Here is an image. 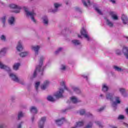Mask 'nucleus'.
Instances as JSON below:
<instances>
[{
  "label": "nucleus",
  "instance_id": "f257e3e1",
  "mask_svg": "<svg viewBox=\"0 0 128 128\" xmlns=\"http://www.w3.org/2000/svg\"><path fill=\"white\" fill-rule=\"evenodd\" d=\"M0 68L1 70H6L7 72L9 73V76L12 80H14V82H18V84H24V82L22 79H20V78H18V76L14 74V73H10L12 72V69H10V68L4 64L2 62L0 61Z\"/></svg>",
  "mask_w": 128,
  "mask_h": 128
},
{
  "label": "nucleus",
  "instance_id": "f03ea898",
  "mask_svg": "<svg viewBox=\"0 0 128 128\" xmlns=\"http://www.w3.org/2000/svg\"><path fill=\"white\" fill-rule=\"evenodd\" d=\"M60 84L62 88H59V90L54 94V96L56 98H62V94L64 92V90H66L68 92H70V90L66 86V81H62L60 83Z\"/></svg>",
  "mask_w": 128,
  "mask_h": 128
},
{
  "label": "nucleus",
  "instance_id": "7ed1b4c3",
  "mask_svg": "<svg viewBox=\"0 0 128 128\" xmlns=\"http://www.w3.org/2000/svg\"><path fill=\"white\" fill-rule=\"evenodd\" d=\"M46 60V57L44 56H41L39 59V65L36 67V70H34L33 74V78H36L38 72H44V67L42 66V62L44 60Z\"/></svg>",
  "mask_w": 128,
  "mask_h": 128
},
{
  "label": "nucleus",
  "instance_id": "20e7f679",
  "mask_svg": "<svg viewBox=\"0 0 128 128\" xmlns=\"http://www.w3.org/2000/svg\"><path fill=\"white\" fill-rule=\"evenodd\" d=\"M23 8L25 12V14L28 18H30L34 24L36 23V20L34 18L36 16V13L34 10L29 11L28 8L27 6L23 7Z\"/></svg>",
  "mask_w": 128,
  "mask_h": 128
},
{
  "label": "nucleus",
  "instance_id": "39448f33",
  "mask_svg": "<svg viewBox=\"0 0 128 128\" xmlns=\"http://www.w3.org/2000/svg\"><path fill=\"white\" fill-rule=\"evenodd\" d=\"M10 8H12L14 10H16L14 11L15 14H18L20 12V10H22V8L21 6L18 5L14 4H11L9 5Z\"/></svg>",
  "mask_w": 128,
  "mask_h": 128
},
{
  "label": "nucleus",
  "instance_id": "423d86ee",
  "mask_svg": "<svg viewBox=\"0 0 128 128\" xmlns=\"http://www.w3.org/2000/svg\"><path fill=\"white\" fill-rule=\"evenodd\" d=\"M31 50L34 52V56H36L38 55V50H40V46L38 45L36 46H32Z\"/></svg>",
  "mask_w": 128,
  "mask_h": 128
},
{
  "label": "nucleus",
  "instance_id": "0eeeda50",
  "mask_svg": "<svg viewBox=\"0 0 128 128\" xmlns=\"http://www.w3.org/2000/svg\"><path fill=\"white\" fill-rule=\"evenodd\" d=\"M105 24L107 26H108V28H114V24L113 22L112 21L110 20L108 18H105Z\"/></svg>",
  "mask_w": 128,
  "mask_h": 128
},
{
  "label": "nucleus",
  "instance_id": "6e6552de",
  "mask_svg": "<svg viewBox=\"0 0 128 128\" xmlns=\"http://www.w3.org/2000/svg\"><path fill=\"white\" fill-rule=\"evenodd\" d=\"M64 122H66V118L64 117L55 120L56 124H57V126H62L64 124Z\"/></svg>",
  "mask_w": 128,
  "mask_h": 128
},
{
  "label": "nucleus",
  "instance_id": "1a4fd4ad",
  "mask_svg": "<svg viewBox=\"0 0 128 128\" xmlns=\"http://www.w3.org/2000/svg\"><path fill=\"white\" fill-rule=\"evenodd\" d=\"M70 88L72 90L74 91V92L78 94H82V91L80 88L74 86V85H71Z\"/></svg>",
  "mask_w": 128,
  "mask_h": 128
},
{
  "label": "nucleus",
  "instance_id": "9d476101",
  "mask_svg": "<svg viewBox=\"0 0 128 128\" xmlns=\"http://www.w3.org/2000/svg\"><path fill=\"white\" fill-rule=\"evenodd\" d=\"M80 34L82 36H83L85 38H86L87 40H90V36L88 34V32L84 28H82L80 30Z\"/></svg>",
  "mask_w": 128,
  "mask_h": 128
},
{
  "label": "nucleus",
  "instance_id": "9b49d317",
  "mask_svg": "<svg viewBox=\"0 0 128 128\" xmlns=\"http://www.w3.org/2000/svg\"><path fill=\"white\" fill-rule=\"evenodd\" d=\"M46 118L42 117L40 120V121L38 123V126L40 128H44V122H46Z\"/></svg>",
  "mask_w": 128,
  "mask_h": 128
},
{
  "label": "nucleus",
  "instance_id": "f8f14e48",
  "mask_svg": "<svg viewBox=\"0 0 128 128\" xmlns=\"http://www.w3.org/2000/svg\"><path fill=\"white\" fill-rule=\"evenodd\" d=\"M114 100L115 101L113 102L112 106L114 110H116V106H118V104H120V97L118 96L115 97Z\"/></svg>",
  "mask_w": 128,
  "mask_h": 128
},
{
  "label": "nucleus",
  "instance_id": "ddd939ff",
  "mask_svg": "<svg viewBox=\"0 0 128 128\" xmlns=\"http://www.w3.org/2000/svg\"><path fill=\"white\" fill-rule=\"evenodd\" d=\"M62 3L56 2L54 4V9H52L51 12H56L58 10V8H60L62 6Z\"/></svg>",
  "mask_w": 128,
  "mask_h": 128
},
{
  "label": "nucleus",
  "instance_id": "4468645a",
  "mask_svg": "<svg viewBox=\"0 0 128 128\" xmlns=\"http://www.w3.org/2000/svg\"><path fill=\"white\" fill-rule=\"evenodd\" d=\"M122 52L124 54L126 58L128 60V47L126 46H123Z\"/></svg>",
  "mask_w": 128,
  "mask_h": 128
},
{
  "label": "nucleus",
  "instance_id": "2eb2a0df",
  "mask_svg": "<svg viewBox=\"0 0 128 128\" xmlns=\"http://www.w3.org/2000/svg\"><path fill=\"white\" fill-rule=\"evenodd\" d=\"M42 20L44 26H48L49 20L48 16H43L42 18Z\"/></svg>",
  "mask_w": 128,
  "mask_h": 128
},
{
  "label": "nucleus",
  "instance_id": "dca6fc26",
  "mask_svg": "<svg viewBox=\"0 0 128 128\" xmlns=\"http://www.w3.org/2000/svg\"><path fill=\"white\" fill-rule=\"evenodd\" d=\"M16 48L18 52H22L23 50L24 47L22 46V41H19L18 42Z\"/></svg>",
  "mask_w": 128,
  "mask_h": 128
},
{
  "label": "nucleus",
  "instance_id": "f3484780",
  "mask_svg": "<svg viewBox=\"0 0 128 128\" xmlns=\"http://www.w3.org/2000/svg\"><path fill=\"white\" fill-rule=\"evenodd\" d=\"M114 98V94L112 92H108L106 94V98L108 100L112 101V98Z\"/></svg>",
  "mask_w": 128,
  "mask_h": 128
},
{
  "label": "nucleus",
  "instance_id": "a211bd4d",
  "mask_svg": "<svg viewBox=\"0 0 128 128\" xmlns=\"http://www.w3.org/2000/svg\"><path fill=\"white\" fill-rule=\"evenodd\" d=\"M8 22L9 24H10V26H14V22H16V19L14 18V17H10L8 20Z\"/></svg>",
  "mask_w": 128,
  "mask_h": 128
},
{
  "label": "nucleus",
  "instance_id": "6ab92c4d",
  "mask_svg": "<svg viewBox=\"0 0 128 128\" xmlns=\"http://www.w3.org/2000/svg\"><path fill=\"white\" fill-rule=\"evenodd\" d=\"M109 14L112 16V18L114 20H118V16L114 12H109Z\"/></svg>",
  "mask_w": 128,
  "mask_h": 128
},
{
  "label": "nucleus",
  "instance_id": "aec40b11",
  "mask_svg": "<svg viewBox=\"0 0 128 128\" xmlns=\"http://www.w3.org/2000/svg\"><path fill=\"white\" fill-rule=\"evenodd\" d=\"M70 100L73 104H77V102H80V100L78 98L75 96H72L70 97Z\"/></svg>",
  "mask_w": 128,
  "mask_h": 128
},
{
  "label": "nucleus",
  "instance_id": "412c9836",
  "mask_svg": "<svg viewBox=\"0 0 128 128\" xmlns=\"http://www.w3.org/2000/svg\"><path fill=\"white\" fill-rule=\"evenodd\" d=\"M121 18H122V22L123 24H126L128 23V18L124 14L122 15Z\"/></svg>",
  "mask_w": 128,
  "mask_h": 128
},
{
  "label": "nucleus",
  "instance_id": "4be33fe9",
  "mask_svg": "<svg viewBox=\"0 0 128 128\" xmlns=\"http://www.w3.org/2000/svg\"><path fill=\"white\" fill-rule=\"evenodd\" d=\"M84 124V122L81 121L76 122V125L75 126L72 127V128H80V126H82Z\"/></svg>",
  "mask_w": 128,
  "mask_h": 128
},
{
  "label": "nucleus",
  "instance_id": "5701e85b",
  "mask_svg": "<svg viewBox=\"0 0 128 128\" xmlns=\"http://www.w3.org/2000/svg\"><path fill=\"white\" fill-rule=\"evenodd\" d=\"M102 90L104 92H106L108 90V86L106 83L102 84Z\"/></svg>",
  "mask_w": 128,
  "mask_h": 128
},
{
  "label": "nucleus",
  "instance_id": "b1692460",
  "mask_svg": "<svg viewBox=\"0 0 128 128\" xmlns=\"http://www.w3.org/2000/svg\"><path fill=\"white\" fill-rule=\"evenodd\" d=\"M48 84H50V81L48 80H46L44 82V84L41 86L42 90H46Z\"/></svg>",
  "mask_w": 128,
  "mask_h": 128
},
{
  "label": "nucleus",
  "instance_id": "393cba45",
  "mask_svg": "<svg viewBox=\"0 0 128 128\" xmlns=\"http://www.w3.org/2000/svg\"><path fill=\"white\" fill-rule=\"evenodd\" d=\"M66 68H68V66L64 64H61L60 66V69L61 72H66Z\"/></svg>",
  "mask_w": 128,
  "mask_h": 128
},
{
  "label": "nucleus",
  "instance_id": "a878e982",
  "mask_svg": "<svg viewBox=\"0 0 128 128\" xmlns=\"http://www.w3.org/2000/svg\"><path fill=\"white\" fill-rule=\"evenodd\" d=\"M82 2L84 4V6L86 8H88V6H90V0H82Z\"/></svg>",
  "mask_w": 128,
  "mask_h": 128
},
{
  "label": "nucleus",
  "instance_id": "bb28decb",
  "mask_svg": "<svg viewBox=\"0 0 128 128\" xmlns=\"http://www.w3.org/2000/svg\"><path fill=\"white\" fill-rule=\"evenodd\" d=\"M30 112L34 114H38V109L36 108V106H33L31 107L30 109Z\"/></svg>",
  "mask_w": 128,
  "mask_h": 128
},
{
  "label": "nucleus",
  "instance_id": "cd10ccee",
  "mask_svg": "<svg viewBox=\"0 0 128 128\" xmlns=\"http://www.w3.org/2000/svg\"><path fill=\"white\" fill-rule=\"evenodd\" d=\"M6 52V48H3L0 50V58L4 56Z\"/></svg>",
  "mask_w": 128,
  "mask_h": 128
},
{
  "label": "nucleus",
  "instance_id": "c85d7f7f",
  "mask_svg": "<svg viewBox=\"0 0 128 128\" xmlns=\"http://www.w3.org/2000/svg\"><path fill=\"white\" fill-rule=\"evenodd\" d=\"M72 44L74 46H80V41L78 40H72Z\"/></svg>",
  "mask_w": 128,
  "mask_h": 128
},
{
  "label": "nucleus",
  "instance_id": "c756f323",
  "mask_svg": "<svg viewBox=\"0 0 128 128\" xmlns=\"http://www.w3.org/2000/svg\"><path fill=\"white\" fill-rule=\"evenodd\" d=\"M20 63L14 64L13 66V69L14 70H18V68H20Z\"/></svg>",
  "mask_w": 128,
  "mask_h": 128
},
{
  "label": "nucleus",
  "instance_id": "7c9ffc66",
  "mask_svg": "<svg viewBox=\"0 0 128 128\" xmlns=\"http://www.w3.org/2000/svg\"><path fill=\"white\" fill-rule=\"evenodd\" d=\"M29 54H30V52H21L20 54V56H22V58H24V56H28Z\"/></svg>",
  "mask_w": 128,
  "mask_h": 128
},
{
  "label": "nucleus",
  "instance_id": "2f4dec72",
  "mask_svg": "<svg viewBox=\"0 0 128 128\" xmlns=\"http://www.w3.org/2000/svg\"><path fill=\"white\" fill-rule=\"evenodd\" d=\"M114 68L116 72H124V69L118 66H114Z\"/></svg>",
  "mask_w": 128,
  "mask_h": 128
},
{
  "label": "nucleus",
  "instance_id": "473e14b6",
  "mask_svg": "<svg viewBox=\"0 0 128 128\" xmlns=\"http://www.w3.org/2000/svg\"><path fill=\"white\" fill-rule=\"evenodd\" d=\"M47 100L49 102H56V99H54V98H52V96H48L47 97Z\"/></svg>",
  "mask_w": 128,
  "mask_h": 128
},
{
  "label": "nucleus",
  "instance_id": "72a5a7b5",
  "mask_svg": "<svg viewBox=\"0 0 128 128\" xmlns=\"http://www.w3.org/2000/svg\"><path fill=\"white\" fill-rule=\"evenodd\" d=\"M98 126L99 128H104V126H102V122L98 120H96L94 122Z\"/></svg>",
  "mask_w": 128,
  "mask_h": 128
},
{
  "label": "nucleus",
  "instance_id": "f704fd0d",
  "mask_svg": "<svg viewBox=\"0 0 128 128\" xmlns=\"http://www.w3.org/2000/svg\"><path fill=\"white\" fill-rule=\"evenodd\" d=\"M63 50H64V48L62 47L58 48L55 52L56 54H60V52H62Z\"/></svg>",
  "mask_w": 128,
  "mask_h": 128
},
{
  "label": "nucleus",
  "instance_id": "c9c22d12",
  "mask_svg": "<svg viewBox=\"0 0 128 128\" xmlns=\"http://www.w3.org/2000/svg\"><path fill=\"white\" fill-rule=\"evenodd\" d=\"M6 16H3L2 18H0V21L4 24H6Z\"/></svg>",
  "mask_w": 128,
  "mask_h": 128
},
{
  "label": "nucleus",
  "instance_id": "e433bc0d",
  "mask_svg": "<svg viewBox=\"0 0 128 128\" xmlns=\"http://www.w3.org/2000/svg\"><path fill=\"white\" fill-rule=\"evenodd\" d=\"M115 54H117V56H120L122 54V50L120 49H116L115 50Z\"/></svg>",
  "mask_w": 128,
  "mask_h": 128
},
{
  "label": "nucleus",
  "instance_id": "4c0bfd02",
  "mask_svg": "<svg viewBox=\"0 0 128 128\" xmlns=\"http://www.w3.org/2000/svg\"><path fill=\"white\" fill-rule=\"evenodd\" d=\"M22 118H24V113H22V112H20L18 113V120H20Z\"/></svg>",
  "mask_w": 128,
  "mask_h": 128
},
{
  "label": "nucleus",
  "instance_id": "58836bf2",
  "mask_svg": "<svg viewBox=\"0 0 128 128\" xmlns=\"http://www.w3.org/2000/svg\"><path fill=\"white\" fill-rule=\"evenodd\" d=\"M0 38L2 40V42H6V37L4 34L0 36Z\"/></svg>",
  "mask_w": 128,
  "mask_h": 128
},
{
  "label": "nucleus",
  "instance_id": "ea45409f",
  "mask_svg": "<svg viewBox=\"0 0 128 128\" xmlns=\"http://www.w3.org/2000/svg\"><path fill=\"white\" fill-rule=\"evenodd\" d=\"M80 114L81 116H84V114H86V110L84 109H82L80 110Z\"/></svg>",
  "mask_w": 128,
  "mask_h": 128
},
{
  "label": "nucleus",
  "instance_id": "a19ab883",
  "mask_svg": "<svg viewBox=\"0 0 128 128\" xmlns=\"http://www.w3.org/2000/svg\"><path fill=\"white\" fill-rule=\"evenodd\" d=\"M40 83L38 82H36L35 84V88L36 90H38V86H40Z\"/></svg>",
  "mask_w": 128,
  "mask_h": 128
},
{
  "label": "nucleus",
  "instance_id": "79ce46f5",
  "mask_svg": "<svg viewBox=\"0 0 128 128\" xmlns=\"http://www.w3.org/2000/svg\"><path fill=\"white\" fill-rule=\"evenodd\" d=\"M119 90L120 93H122V94H124V92H126V89L124 88H119Z\"/></svg>",
  "mask_w": 128,
  "mask_h": 128
},
{
  "label": "nucleus",
  "instance_id": "37998d69",
  "mask_svg": "<svg viewBox=\"0 0 128 128\" xmlns=\"http://www.w3.org/2000/svg\"><path fill=\"white\" fill-rule=\"evenodd\" d=\"M95 10H96V12H97L99 14H102V11L100 10H99L98 7L95 8Z\"/></svg>",
  "mask_w": 128,
  "mask_h": 128
},
{
  "label": "nucleus",
  "instance_id": "c03bdc74",
  "mask_svg": "<svg viewBox=\"0 0 128 128\" xmlns=\"http://www.w3.org/2000/svg\"><path fill=\"white\" fill-rule=\"evenodd\" d=\"M22 124H24V122H21L20 124H18L17 125V128H22Z\"/></svg>",
  "mask_w": 128,
  "mask_h": 128
},
{
  "label": "nucleus",
  "instance_id": "a18cd8bd",
  "mask_svg": "<svg viewBox=\"0 0 128 128\" xmlns=\"http://www.w3.org/2000/svg\"><path fill=\"white\" fill-rule=\"evenodd\" d=\"M75 10H76V12H82V10L78 7L76 8Z\"/></svg>",
  "mask_w": 128,
  "mask_h": 128
},
{
  "label": "nucleus",
  "instance_id": "49530a36",
  "mask_svg": "<svg viewBox=\"0 0 128 128\" xmlns=\"http://www.w3.org/2000/svg\"><path fill=\"white\" fill-rule=\"evenodd\" d=\"M124 115H120L118 117V120H124Z\"/></svg>",
  "mask_w": 128,
  "mask_h": 128
},
{
  "label": "nucleus",
  "instance_id": "de8ad7c7",
  "mask_svg": "<svg viewBox=\"0 0 128 128\" xmlns=\"http://www.w3.org/2000/svg\"><path fill=\"white\" fill-rule=\"evenodd\" d=\"M104 110V107L102 106V107L98 109L97 112H102V110Z\"/></svg>",
  "mask_w": 128,
  "mask_h": 128
},
{
  "label": "nucleus",
  "instance_id": "09e8293b",
  "mask_svg": "<svg viewBox=\"0 0 128 128\" xmlns=\"http://www.w3.org/2000/svg\"><path fill=\"white\" fill-rule=\"evenodd\" d=\"M86 116H88V118H93V116H92V114L90 112L87 113Z\"/></svg>",
  "mask_w": 128,
  "mask_h": 128
},
{
  "label": "nucleus",
  "instance_id": "8fccbe9b",
  "mask_svg": "<svg viewBox=\"0 0 128 128\" xmlns=\"http://www.w3.org/2000/svg\"><path fill=\"white\" fill-rule=\"evenodd\" d=\"M82 76L84 78H86V80H88V76H86V75H82Z\"/></svg>",
  "mask_w": 128,
  "mask_h": 128
},
{
  "label": "nucleus",
  "instance_id": "3c124183",
  "mask_svg": "<svg viewBox=\"0 0 128 128\" xmlns=\"http://www.w3.org/2000/svg\"><path fill=\"white\" fill-rule=\"evenodd\" d=\"M71 108H72V107L68 108L65 109L64 110V112H66L68 110H71Z\"/></svg>",
  "mask_w": 128,
  "mask_h": 128
},
{
  "label": "nucleus",
  "instance_id": "603ef678",
  "mask_svg": "<svg viewBox=\"0 0 128 128\" xmlns=\"http://www.w3.org/2000/svg\"><path fill=\"white\" fill-rule=\"evenodd\" d=\"M32 122H34V116H32L31 118Z\"/></svg>",
  "mask_w": 128,
  "mask_h": 128
},
{
  "label": "nucleus",
  "instance_id": "864d4df0",
  "mask_svg": "<svg viewBox=\"0 0 128 128\" xmlns=\"http://www.w3.org/2000/svg\"><path fill=\"white\" fill-rule=\"evenodd\" d=\"M5 126L4 124H2L0 125V128H4Z\"/></svg>",
  "mask_w": 128,
  "mask_h": 128
},
{
  "label": "nucleus",
  "instance_id": "5fc2aeb1",
  "mask_svg": "<svg viewBox=\"0 0 128 128\" xmlns=\"http://www.w3.org/2000/svg\"><path fill=\"white\" fill-rule=\"evenodd\" d=\"M110 2H112V4H116V0H110Z\"/></svg>",
  "mask_w": 128,
  "mask_h": 128
},
{
  "label": "nucleus",
  "instance_id": "6e6d98bb",
  "mask_svg": "<svg viewBox=\"0 0 128 128\" xmlns=\"http://www.w3.org/2000/svg\"><path fill=\"white\" fill-rule=\"evenodd\" d=\"M0 6H4V3L2 2H0Z\"/></svg>",
  "mask_w": 128,
  "mask_h": 128
},
{
  "label": "nucleus",
  "instance_id": "4d7b16f0",
  "mask_svg": "<svg viewBox=\"0 0 128 128\" xmlns=\"http://www.w3.org/2000/svg\"><path fill=\"white\" fill-rule=\"evenodd\" d=\"M66 6H70V2H68V1H66Z\"/></svg>",
  "mask_w": 128,
  "mask_h": 128
},
{
  "label": "nucleus",
  "instance_id": "13d9d810",
  "mask_svg": "<svg viewBox=\"0 0 128 128\" xmlns=\"http://www.w3.org/2000/svg\"><path fill=\"white\" fill-rule=\"evenodd\" d=\"M100 98H102L104 96V94H100Z\"/></svg>",
  "mask_w": 128,
  "mask_h": 128
},
{
  "label": "nucleus",
  "instance_id": "bf43d9fd",
  "mask_svg": "<svg viewBox=\"0 0 128 128\" xmlns=\"http://www.w3.org/2000/svg\"><path fill=\"white\" fill-rule=\"evenodd\" d=\"M124 126H126L127 128H128V124L125 123L124 124Z\"/></svg>",
  "mask_w": 128,
  "mask_h": 128
},
{
  "label": "nucleus",
  "instance_id": "052dcab7",
  "mask_svg": "<svg viewBox=\"0 0 128 128\" xmlns=\"http://www.w3.org/2000/svg\"><path fill=\"white\" fill-rule=\"evenodd\" d=\"M126 114H128V108L126 109Z\"/></svg>",
  "mask_w": 128,
  "mask_h": 128
},
{
  "label": "nucleus",
  "instance_id": "680f3d73",
  "mask_svg": "<svg viewBox=\"0 0 128 128\" xmlns=\"http://www.w3.org/2000/svg\"><path fill=\"white\" fill-rule=\"evenodd\" d=\"M112 128H117L116 126H112Z\"/></svg>",
  "mask_w": 128,
  "mask_h": 128
},
{
  "label": "nucleus",
  "instance_id": "e2e57ef3",
  "mask_svg": "<svg viewBox=\"0 0 128 128\" xmlns=\"http://www.w3.org/2000/svg\"><path fill=\"white\" fill-rule=\"evenodd\" d=\"M78 38H82V36H80V35H78Z\"/></svg>",
  "mask_w": 128,
  "mask_h": 128
}]
</instances>
